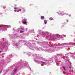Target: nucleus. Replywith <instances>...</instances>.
Segmentation results:
<instances>
[{
    "label": "nucleus",
    "instance_id": "obj_1",
    "mask_svg": "<svg viewBox=\"0 0 75 75\" xmlns=\"http://www.w3.org/2000/svg\"><path fill=\"white\" fill-rule=\"evenodd\" d=\"M44 16H42L41 17V19H44Z\"/></svg>",
    "mask_w": 75,
    "mask_h": 75
},
{
    "label": "nucleus",
    "instance_id": "obj_2",
    "mask_svg": "<svg viewBox=\"0 0 75 75\" xmlns=\"http://www.w3.org/2000/svg\"><path fill=\"white\" fill-rule=\"evenodd\" d=\"M64 15V13H61L60 14V15L61 16H63Z\"/></svg>",
    "mask_w": 75,
    "mask_h": 75
},
{
    "label": "nucleus",
    "instance_id": "obj_3",
    "mask_svg": "<svg viewBox=\"0 0 75 75\" xmlns=\"http://www.w3.org/2000/svg\"><path fill=\"white\" fill-rule=\"evenodd\" d=\"M23 23L24 24H27V22L26 21H23Z\"/></svg>",
    "mask_w": 75,
    "mask_h": 75
},
{
    "label": "nucleus",
    "instance_id": "obj_4",
    "mask_svg": "<svg viewBox=\"0 0 75 75\" xmlns=\"http://www.w3.org/2000/svg\"><path fill=\"white\" fill-rule=\"evenodd\" d=\"M47 21L46 20L44 21V23H45V24H47Z\"/></svg>",
    "mask_w": 75,
    "mask_h": 75
},
{
    "label": "nucleus",
    "instance_id": "obj_5",
    "mask_svg": "<svg viewBox=\"0 0 75 75\" xmlns=\"http://www.w3.org/2000/svg\"><path fill=\"white\" fill-rule=\"evenodd\" d=\"M49 19L50 20H53V18H49Z\"/></svg>",
    "mask_w": 75,
    "mask_h": 75
},
{
    "label": "nucleus",
    "instance_id": "obj_6",
    "mask_svg": "<svg viewBox=\"0 0 75 75\" xmlns=\"http://www.w3.org/2000/svg\"><path fill=\"white\" fill-rule=\"evenodd\" d=\"M13 71L14 72H16L17 71V69H13Z\"/></svg>",
    "mask_w": 75,
    "mask_h": 75
},
{
    "label": "nucleus",
    "instance_id": "obj_7",
    "mask_svg": "<svg viewBox=\"0 0 75 75\" xmlns=\"http://www.w3.org/2000/svg\"><path fill=\"white\" fill-rule=\"evenodd\" d=\"M24 32L23 31L21 30L20 32V33H23Z\"/></svg>",
    "mask_w": 75,
    "mask_h": 75
},
{
    "label": "nucleus",
    "instance_id": "obj_8",
    "mask_svg": "<svg viewBox=\"0 0 75 75\" xmlns=\"http://www.w3.org/2000/svg\"><path fill=\"white\" fill-rule=\"evenodd\" d=\"M42 62V63H43V64H45V62H43L41 61V62Z\"/></svg>",
    "mask_w": 75,
    "mask_h": 75
},
{
    "label": "nucleus",
    "instance_id": "obj_9",
    "mask_svg": "<svg viewBox=\"0 0 75 75\" xmlns=\"http://www.w3.org/2000/svg\"><path fill=\"white\" fill-rule=\"evenodd\" d=\"M63 69H64V70H65V67H63Z\"/></svg>",
    "mask_w": 75,
    "mask_h": 75
},
{
    "label": "nucleus",
    "instance_id": "obj_10",
    "mask_svg": "<svg viewBox=\"0 0 75 75\" xmlns=\"http://www.w3.org/2000/svg\"><path fill=\"white\" fill-rule=\"evenodd\" d=\"M14 8V9H17V8L16 7H15Z\"/></svg>",
    "mask_w": 75,
    "mask_h": 75
},
{
    "label": "nucleus",
    "instance_id": "obj_11",
    "mask_svg": "<svg viewBox=\"0 0 75 75\" xmlns=\"http://www.w3.org/2000/svg\"><path fill=\"white\" fill-rule=\"evenodd\" d=\"M67 22H68V20H67Z\"/></svg>",
    "mask_w": 75,
    "mask_h": 75
},
{
    "label": "nucleus",
    "instance_id": "obj_12",
    "mask_svg": "<svg viewBox=\"0 0 75 75\" xmlns=\"http://www.w3.org/2000/svg\"><path fill=\"white\" fill-rule=\"evenodd\" d=\"M1 52H2V51H0V53H1Z\"/></svg>",
    "mask_w": 75,
    "mask_h": 75
},
{
    "label": "nucleus",
    "instance_id": "obj_13",
    "mask_svg": "<svg viewBox=\"0 0 75 75\" xmlns=\"http://www.w3.org/2000/svg\"><path fill=\"white\" fill-rule=\"evenodd\" d=\"M1 71H0V74H1Z\"/></svg>",
    "mask_w": 75,
    "mask_h": 75
},
{
    "label": "nucleus",
    "instance_id": "obj_14",
    "mask_svg": "<svg viewBox=\"0 0 75 75\" xmlns=\"http://www.w3.org/2000/svg\"><path fill=\"white\" fill-rule=\"evenodd\" d=\"M64 37H66V35H64Z\"/></svg>",
    "mask_w": 75,
    "mask_h": 75
},
{
    "label": "nucleus",
    "instance_id": "obj_15",
    "mask_svg": "<svg viewBox=\"0 0 75 75\" xmlns=\"http://www.w3.org/2000/svg\"><path fill=\"white\" fill-rule=\"evenodd\" d=\"M30 6H31V5H30Z\"/></svg>",
    "mask_w": 75,
    "mask_h": 75
}]
</instances>
